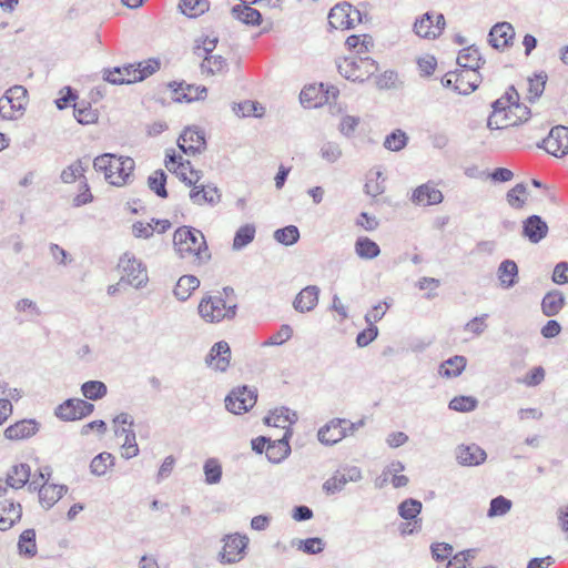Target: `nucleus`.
<instances>
[{
  "label": "nucleus",
  "instance_id": "obj_23",
  "mask_svg": "<svg viewBox=\"0 0 568 568\" xmlns=\"http://www.w3.org/2000/svg\"><path fill=\"white\" fill-rule=\"evenodd\" d=\"M480 81L481 77L478 72L469 70L455 71L454 91L459 94H469L478 88Z\"/></svg>",
  "mask_w": 568,
  "mask_h": 568
},
{
  "label": "nucleus",
  "instance_id": "obj_14",
  "mask_svg": "<svg viewBox=\"0 0 568 568\" xmlns=\"http://www.w3.org/2000/svg\"><path fill=\"white\" fill-rule=\"evenodd\" d=\"M178 145L185 154L195 155L203 152L206 146L203 131L192 128L185 129L179 136Z\"/></svg>",
  "mask_w": 568,
  "mask_h": 568
},
{
  "label": "nucleus",
  "instance_id": "obj_44",
  "mask_svg": "<svg viewBox=\"0 0 568 568\" xmlns=\"http://www.w3.org/2000/svg\"><path fill=\"white\" fill-rule=\"evenodd\" d=\"M114 456L111 453L103 452L97 455L90 464V471L94 476H104L109 468L114 465Z\"/></svg>",
  "mask_w": 568,
  "mask_h": 568
},
{
  "label": "nucleus",
  "instance_id": "obj_50",
  "mask_svg": "<svg viewBox=\"0 0 568 568\" xmlns=\"http://www.w3.org/2000/svg\"><path fill=\"white\" fill-rule=\"evenodd\" d=\"M27 90L22 85H13L8 89L1 99H8L18 111H24L27 104Z\"/></svg>",
  "mask_w": 568,
  "mask_h": 568
},
{
  "label": "nucleus",
  "instance_id": "obj_15",
  "mask_svg": "<svg viewBox=\"0 0 568 568\" xmlns=\"http://www.w3.org/2000/svg\"><path fill=\"white\" fill-rule=\"evenodd\" d=\"M344 424H346L345 418L331 419L318 429V440L326 446L339 443L343 438L347 437V430H345Z\"/></svg>",
  "mask_w": 568,
  "mask_h": 568
},
{
  "label": "nucleus",
  "instance_id": "obj_53",
  "mask_svg": "<svg viewBox=\"0 0 568 568\" xmlns=\"http://www.w3.org/2000/svg\"><path fill=\"white\" fill-rule=\"evenodd\" d=\"M513 503L510 499L504 496H497L490 500L487 517H500L505 516L511 509Z\"/></svg>",
  "mask_w": 568,
  "mask_h": 568
},
{
  "label": "nucleus",
  "instance_id": "obj_52",
  "mask_svg": "<svg viewBox=\"0 0 568 568\" xmlns=\"http://www.w3.org/2000/svg\"><path fill=\"white\" fill-rule=\"evenodd\" d=\"M205 483L209 485H215L221 481L222 478V466L216 458H209L203 466Z\"/></svg>",
  "mask_w": 568,
  "mask_h": 568
},
{
  "label": "nucleus",
  "instance_id": "obj_21",
  "mask_svg": "<svg viewBox=\"0 0 568 568\" xmlns=\"http://www.w3.org/2000/svg\"><path fill=\"white\" fill-rule=\"evenodd\" d=\"M39 430V423L36 419H22L10 425L4 430L9 440H22L32 437Z\"/></svg>",
  "mask_w": 568,
  "mask_h": 568
},
{
  "label": "nucleus",
  "instance_id": "obj_46",
  "mask_svg": "<svg viewBox=\"0 0 568 568\" xmlns=\"http://www.w3.org/2000/svg\"><path fill=\"white\" fill-rule=\"evenodd\" d=\"M414 32L425 39H436L434 34V13L426 12L414 23Z\"/></svg>",
  "mask_w": 568,
  "mask_h": 568
},
{
  "label": "nucleus",
  "instance_id": "obj_56",
  "mask_svg": "<svg viewBox=\"0 0 568 568\" xmlns=\"http://www.w3.org/2000/svg\"><path fill=\"white\" fill-rule=\"evenodd\" d=\"M274 239L278 243L290 246L295 244L300 239V231L295 225H288L274 232Z\"/></svg>",
  "mask_w": 568,
  "mask_h": 568
},
{
  "label": "nucleus",
  "instance_id": "obj_40",
  "mask_svg": "<svg viewBox=\"0 0 568 568\" xmlns=\"http://www.w3.org/2000/svg\"><path fill=\"white\" fill-rule=\"evenodd\" d=\"M291 546L307 555H317L325 548V542L320 537H312L307 539L295 538L291 541Z\"/></svg>",
  "mask_w": 568,
  "mask_h": 568
},
{
  "label": "nucleus",
  "instance_id": "obj_20",
  "mask_svg": "<svg viewBox=\"0 0 568 568\" xmlns=\"http://www.w3.org/2000/svg\"><path fill=\"white\" fill-rule=\"evenodd\" d=\"M320 287L308 285L304 287L294 298L293 307L298 313H307L313 311L318 304Z\"/></svg>",
  "mask_w": 568,
  "mask_h": 568
},
{
  "label": "nucleus",
  "instance_id": "obj_61",
  "mask_svg": "<svg viewBox=\"0 0 568 568\" xmlns=\"http://www.w3.org/2000/svg\"><path fill=\"white\" fill-rule=\"evenodd\" d=\"M527 186L524 183L516 184L507 192V202L515 209H520L525 204V199L521 197L526 194Z\"/></svg>",
  "mask_w": 568,
  "mask_h": 568
},
{
  "label": "nucleus",
  "instance_id": "obj_37",
  "mask_svg": "<svg viewBox=\"0 0 568 568\" xmlns=\"http://www.w3.org/2000/svg\"><path fill=\"white\" fill-rule=\"evenodd\" d=\"M30 471V466L27 464L12 466L7 474V484L14 489L22 488L29 481Z\"/></svg>",
  "mask_w": 568,
  "mask_h": 568
},
{
  "label": "nucleus",
  "instance_id": "obj_42",
  "mask_svg": "<svg viewBox=\"0 0 568 568\" xmlns=\"http://www.w3.org/2000/svg\"><path fill=\"white\" fill-rule=\"evenodd\" d=\"M256 229L253 224H244L239 227L235 232L232 248L234 251H241L253 242L255 237Z\"/></svg>",
  "mask_w": 568,
  "mask_h": 568
},
{
  "label": "nucleus",
  "instance_id": "obj_57",
  "mask_svg": "<svg viewBox=\"0 0 568 568\" xmlns=\"http://www.w3.org/2000/svg\"><path fill=\"white\" fill-rule=\"evenodd\" d=\"M408 141V136L406 133L402 130H395L392 133H389L384 141V148L389 151H400L403 150Z\"/></svg>",
  "mask_w": 568,
  "mask_h": 568
},
{
  "label": "nucleus",
  "instance_id": "obj_28",
  "mask_svg": "<svg viewBox=\"0 0 568 568\" xmlns=\"http://www.w3.org/2000/svg\"><path fill=\"white\" fill-rule=\"evenodd\" d=\"M22 508L20 504H14L10 500L0 503V530L11 528L14 523L20 520Z\"/></svg>",
  "mask_w": 568,
  "mask_h": 568
},
{
  "label": "nucleus",
  "instance_id": "obj_11",
  "mask_svg": "<svg viewBox=\"0 0 568 568\" xmlns=\"http://www.w3.org/2000/svg\"><path fill=\"white\" fill-rule=\"evenodd\" d=\"M93 410V404L81 398H69L55 408V416L62 420L71 422L89 416Z\"/></svg>",
  "mask_w": 568,
  "mask_h": 568
},
{
  "label": "nucleus",
  "instance_id": "obj_48",
  "mask_svg": "<svg viewBox=\"0 0 568 568\" xmlns=\"http://www.w3.org/2000/svg\"><path fill=\"white\" fill-rule=\"evenodd\" d=\"M73 114L75 120L81 124H92L98 121V113L88 102H78L73 105Z\"/></svg>",
  "mask_w": 568,
  "mask_h": 568
},
{
  "label": "nucleus",
  "instance_id": "obj_2",
  "mask_svg": "<svg viewBox=\"0 0 568 568\" xmlns=\"http://www.w3.org/2000/svg\"><path fill=\"white\" fill-rule=\"evenodd\" d=\"M173 244L182 258L195 257L199 262L210 258L205 237L200 230L190 226L179 227L174 232Z\"/></svg>",
  "mask_w": 568,
  "mask_h": 568
},
{
  "label": "nucleus",
  "instance_id": "obj_18",
  "mask_svg": "<svg viewBox=\"0 0 568 568\" xmlns=\"http://www.w3.org/2000/svg\"><path fill=\"white\" fill-rule=\"evenodd\" d=\"M190 200L195 205L215 206L221 202L222 193L214 184H195L190 191Z\"/></svg>",
  "mask_w": 568,
  "mask_h": 568
},
{
  "label": "nucleus",
  "instance_id": "obj_6",
  "mask_svg": "<svg viewBox=\"0 0 568 568\" xmlns=\"http://www.w3.org/2000/svg\"><path fill=\"white\" fill-rule=\"evenodd\" d=\"M519 101V94L514 87H509L504 95L493 103V113L488 118V128L501 129L508 126L509 113L513 112L514 103Z\"/></svg>",
  "mask_w": 568,
  "mask_h": 568
},
{
  "label": "nucleus",
  "instance_id": "obj_38",
  "mask_svg": "<svg viewBox=\"0 0 568 568\" xmlns=\"http://www.w3.org/2000/svg\"><path fill=\"white\" fill-rule=\"evenodd\" d=\"M200 286V280L194 275H183L179 278L175 287L174 295L179 301H186L193 291Z\"/></svg>",
  "mask_w": 568,
  "mask_h": 568
},
{
  "label": "nucleus",
  "instance_id": "obj_39",
  "mask_svg": "<svg viewBox=\"0 0 568 568\" xmlns=\"http://www.w3.org/2000/svg\"><path fill=\"white\" fill-rule=\"evenodd\" d=\"M354 247L357 256L363 260H373L381 254L378 244L367 236H359Z\"/></svg>",
  "mask_w": 568,
  "mask_h": 568
},
{
  "label": "nucleus",
  "instance_id": "obj_24",
  "mask_svg": "<svg viewBox=\"0 0 568 568\" xmlns=\"http://www.w3.org/2000/svg\"><path fill=\"white\" fill-rule=\"evenodd\" d=\"M523 233L531 243H539L547 236L548 225L539 215H530L523 223Z\"/></svg>",
  "mask_w": 568,
  "mask_h": 568
},
{
  "label": "nucleus",
  "instance_id": "obj_27",
  "mask_svg": "<svg viewBox=\"0 0 568 568\" xmlns=\"http://www.w3.org/2000/svg\"><path fill=\"white\" fill-rule=\"evenodd\" d=\"M292 436V430H286L281 439L268 443L265 448L267 459L274 464L281 463L291 453L288 439Z\"/></svg>",
  "mask_w": 568,
  "mask_h": 568
},
{
  "label": "nucleus",
  "instance_id": "obj_4",
  "mask_svg": "<svg viewBox=\"0 0 568 568\" xmlns=\"http://www.w3.org/2000/svg\"><path fill=\"white\" fill-rule=\"evenodd\" d=\"M337 69L345 79L353 82H364L377 72L378 64L369 57L352 55L339 59Z\"/></svg>",
  "mask_w": 568,
  "mask_h": 568
},
{
  "label": "nucleus",
  "instance_id": "obj_43",
  "mask_svg": "<svg viewBox=\"0 0 568 568\" xmlns=\"http://www.w3.org/2000/svg\"><path fill=\"white\" fill-rule=\"evenodd\" d=\"M18 550L20 555L27 556L29 558L34 557L37 555L34 529H26L22 531L18 541Z\"/></svg>",
  "mask_w": 568,
  "mask_h": 568
},
{
  "label": "nucleus",
  "instance_id": "obj_16",
  "mask_svg": "<svg viewBox=\"0 0 568 568\" xmlns=\"http://www.w3.org/2000/svg\"><path fill=\"white\" fill-rule=\"evenodd\" d=\"M103 79L111 84H130L142 81V75L135 64H128L103 70Z\"/></svg>",
  "mask_w": 568,
  "mask_h": 568
},
{
  "label": "nucleus",
  "instance_id": "obj_31",
  "mask_svg": "<svg viewBox=\"0 0 568 568\" xmlns=\"http://www.w3.org/2000/svg\"><path fill=\"white\" fill-rule=\"evenodd\" d=\"M566 304L565 295L555 290L548 292L541 301V311L547 317H552L559 314Z\"/></svg>",
  "mask_w": 568,
  "mask_h": 568
},
{
  "label": "nucleus",
  "instance_id": "obj_32",
  "mask_svg": "<svg viewBox=\"0 0 568 568\" xmlns=\"http://www.w3.org/2000/svg\"><path fill=\"white\" fill-rule=\"evenodd\" d=\"M483 63L478 49L474 47L463 49L457 57V64L462 70L477 72Z\"/></svg>",
  "mask_w": 568,
  "mask_h": 568
},
{
  "label": "nucleus",
  "instance_id": "obj_45",
  "mask_svg": "<svg viewBox=\"0 0 568 568\" xmlns=\"http://www.w3.org/2000/svg\"><path fill=\"white\" fill-rule=\"evenodd\" d=\"M422 508L423 505L419 500L414 498H407L398 505V515L404 520H422V518L418 517L422 511Z\"/></svg>",
  "mask_w": 568,
  "mask_h": 568
},
{
  "label": "nucleus",
  "instance_id": "obj_63",
  "mask_svg": "<svg viewBox=\"0 0 568 568\" xmlns=\"http://www.w3.org/2000/svg\"><path fill=\"white\" fill-rule=\"evenodd\" d=\"M389 306L390 304L387 301L379 302L373 306V308L367 312L364 317L367 325H374L375 323L379 322L386 314V311L389 308Z\"/></svg>",
  "mask_w": 568,
  "mask_h": 568
},
{
  "label": "nucleus",
  "instance_id": "obj_8",
  "mask_svg": "<svg viewBox=\"0 0 568 568\" xmlns=\"http://www.w3.org/2000/svg\"><path fill=\"white\" fill-rule=\"evenodd\" d=\"M257 400L256 389L247 386L234 388L225 398V408L235 415L248 412Z\"/></svg>",
  "mask_w": 568,
  "mask_h": 568
},
{
  "label": "nucleus",
  "instance_id": "obj_33",
  "mask_svg": "<svg viewBox=\"0 0 568 568\" xmlns=\"http://www.w3.org/2000/svg\"><path fill=\"white\" fill-rule=\"evenodd\" d=\"M114 434L115 436H124V443L122 445V457H124L125 459H130L139 455L140 449L136 443V435L132 427H116L114 429Z\"/></svg>",
  "mask_w": 568,
  "mask_h": 568
},
{
  "label": "nucleus",
  "instance_id": "obj_34",
  "mask_svg": "<svg viewBox=\"0 0 568 568\" xmlns=\"http://www.w3.org/2000/svg\"><path fill=\"white\" fill-rule=\"evenodd\" d=\"M227 70V61L220 54L204 55L201 63V72L205 75L223 74Z\"/></svg>",
  "mask_w": 568,
  "mask_h": 568
},
{
  "label": "nucleus",
  "instance_id": "obj_41",
  "mask_svg": "<svg viewBox=\"0 0 568 568\" xmlns=\"http://www.w3.org/2000/svg\"><path fill=\"white\" fill-rule=\"evenodd\" d=\"M466 358L462 355H456L445 361L439 368V374L445 377H457L466 367Z\"/></svg>",
  "mask_w": 568,
  "mask_h": 568
},
{
  "label": "nucleus",
  "instance_id": "obj_10",
  "mask_svg": "<svg viewBox=\"0 0 568 568\" xmlns=\"http://www.w3.org/2000/svg\"><path fill=\"white\" fill-rule=\"evenodd\" d=\"M165 166L169 171L176 173L189 186L194 187L201 180V172L194 170L190 161H183L182 156L176 155L174 150L166 152Z\"/></svg>",
  "mask_w": 568,
  "mask_h": 568
},
{
  "label": "nucleus",
  "instance_id": "obj_54",
  "mask_svg": "<svg viewBox=\"0 0 568 568\" xmlns=\"http://www.w3.org/2000/svg\"><path fill=\"white\" fill-rule=\"evenodd\" d=\"M345 44L349 49H357V53L361 54L368 52L373 48L374 41L368 34H352L346 39Z\"/></svg>",
  "mask_w": 568,
  "mask_h": 568
},
{
  "label": "nucleus",
  "instance_id": "obj_64",
  "mask_svg": "<svg viewBox=\"0 0 568 568\" xmlns=\"http://www.w3.org/2000/svg\"><path fill=\"white\" fill-rule=\"evenodd\" d=\"M233 110L239 116H261L262 112H258V110H263V108L260 106L258 103L252 101H244L242 103L236 104L233 108Z\"/></svg>",
  "mask_w": 568,
  "mask_h": 568
},
{
  "label": "nucleus",
  "instance_id": "obj_5",
  "mask_svg": "<svg viewBox=\"0 0 568 568\" xmlns=\"http://www.w3.org/2000/svg\"><path fill=\"white\" fill-rule=\"evenodd\" d=\"M222 549L217 554V561L222 565H235L247 555L250 538L245 534L234 532L222 538Z\"/></svg>",
  "mask_w": 568,
  "mask_h": 568
},
{
  "label": "nucleus",
  "instance_id": "obj_13",
  "mask_svg": "<svg viewBox=\"0 0 568 568\" xmlns=\"http://www.w3.org/2000/svg\"><path fill=\"white\" fill-rule=\"evenodd\" d=\"M542 148L551 155L562 158L568 154V126H554L542 141Z\"/></svg>",
  "mask_w": 568,
  "mask_h": 568
},
{
  "label": "nucleus",
  "instance_id": "obj_12",
  "mask_svg": "<svg viewBox=\"0 0 568 568\" xmlns=\"http://www.w3.org/2000/svg\"><path fill=\"white\" fill-rule=\"evenodd\" d=\"M29 489L33 491L38 490L40 504L47 509L55 505L68 491V487L65 485L48 483L40 484L38 478H33L30 481Z\"/></svg>",
  "mask_w": 568,
  "mask_h": 568
},
{
  "label": "nucleus",
  "instance_id": "obj_36",
  "mask_svg": "<svg viewBox=\"0 0 568 568\" xmlns=\"http://www.w3.org/2000/svg\"><path fill=\"white\" fill-rule=\"evenodd\" d=\"M498 280L504 288L513 287L517 282L518 267L513 260H505L497 271Z\"/></svg>",
  "mask_w": 568,
  "mask_h": 568
},
{
  "label": "nucleus",
  "instance_id": "obj_19",
  "mask_svg": "<svg viewBox=\"0 0 568 568\" xmlns=\"http://www.w3.org/2000/svg\"><path fill=\"white\" fill-rule=\"evenodd\" d=\"M443 199V193L430 183L419 185L410 196L414 204L422 206L439 204Z\"/></svg>",
  "mask_w": 568,
  "mask_h": 568
},
{
  "label": "nucleus",
  "instance_id": "obj_7",
  "mask_svg": "<svg viewBox=\"0 0 568 568\" xmlns=\"http://www.w3.org/2000/svg\"><path fill=\"white\" fill-rule=\"evenodd\" d=\"M118 265L123 272L121 281H125L135 288L146 285L149 281L146 267L132 253L125 252L120 257Z\"/></svg>",
  "mask_w": 568,
  "mask_h": 568
},
{
  "label": "nucleus",
  "instance_id": "obj_35",
  "mask_svg": "<svg viewBox=\"0 0 568 568\" xmlns=\"http://www.w3.org/2000/svg\"><path fill=\"white\" fill-rule=\"evenodd\" d=\"M232 16L247 26H260L262 21L261 13L244 2L232 8Z\"/></svg>",
  "mask_w": 568,
  "mask_h": 568
},
{
  "label": "nucleus",
  "instance_id": "obj_62",
  "mask_svg": "<svg viewBox=\"0 0 568 568\" xmlns=\"http://www.w3.org/2000/svg\"><path fill=\"white\" fill-rule=\"evenodd\" d=\"M359 122L361 119L358 116L344 115L338 124V131L343 136L349 139L354 135Z\"/></svg>",
  "mask_w": 568,
  "mask_h": 568
},
{
  "label": "nucleus",
  "instance_id": "obj_29",
  "mask_svg": "<svg viewBox=\"0 0 568 568\" xmlns=\"http://www.w3.org/2000/svg\"><path fill=\"white\" fill-rule=\"evenodd\" d=\"M351 4L347 2L334 6L328 13V23L334 29H352L349 20Z\"/></svg>",
  "mask_w": 568,
  "mask_h": 568
},
{
  "label": "nucleus",
  "instance_id": "obj_58",
  "mask_svg": "<svg viewBox=\"0 0 568 568\" xmlns=\"http://www.w3.org/2000/svg\"><path fill=\"white\" fill-rule=\"evenodd\" d=\"M385 178L383 176V173L381 171H376L374 173H371V176L368 178L366 184H365V191L368 195L376 197L384 193L385 191Z\"/></svg>",
  "mask_w": 568,
  "mask_h": 568
},
{
  "label": "nucleus",
  "instance_id": "obj_26",
  "mask_svg": "<svg viewBox=\"0 0 568 568\" xmlns=\"http://www.w3.org/2000/svg\"><path fill=\"white\" fill-rule=\"evenodd\" d=\"M297 420L295 412L286 407L275 408L264 418V423L268 426L282 428L285 432L291 430V426Z\"/></svg>",
  "mask_w": 568,
  "mask_h": 568
},
{
  "label": "nucleus",
  "instance_id": "obj_60",
  "mask_svg": "<svg viewBox=\"0 0 568 568\" xmlns=\"http://www.w3.org/2000/svg\"><path fill=\"white\" fill-rule=\"evenodd\" d=\"M547 75L537 74L528 80V100L530 102L536 101L544 92Z\"/></svg>",
  "mask_w": 568,
  "mask_h": 568
},
{
  "label": "nucleus",
  "instance_id": "obj_30",
  "mask_svg": "<svg viewBox=\"0 0 568 568\" xmlns=\"http://www.w3.org/2000/svg\"><path fill=\"white\" fill-rule=\"evenodd\" d=\"M173 91L175 93L174 100L178 102H193L203 100L207 93V89L204 85L184 83H179L178 88L173 89Z\"/></svg>",
  "mask_w": 568,
  "mask_h": 568
},
{
  "label": "nucleus",
  "instance_id": "obj_9",
  "mask_svg": "<svg viewBox=\"0 0 568 568\" xmlns=\"http://www.w3.org/2000/svg\"><path fill=\"white\" fill-rule=\"evenodd\" d=\"M363 475L362 470L357 466L345 465L338 468L332 477H329L324 484L323 489L329 494L334 495L344 489L346 484L348 483H357L362 480Z\"/></svg>",
  "mask_w": 568,
  "mask_h": 568
},
{
  "label": "nucleus",
  "instance_id": "obj_51",
  "mask_svg": "<svg viewBox=\"0 0 568 568\" xmlns=\"http://www.w3.org/2000/svg\"><path fill=\"white\" fill-rule=\"evenodd\" d=\"M148 185L150 190H152L158 196L160 197H168V191H166V174L163 170H156L154 171L149 178H148Z\"/></svg>",
  "mask_w": 568,
  "mask_h": 568
},
{
  "label": "nucleus",
  "instance_id": "obj_3",
  "mask_svg": "<svg viewBox=\"0 0 568 568\" xmlns=\"http://www.w3.org/2000/svg\"><path fill=\"white\" fill-rule=\"evenodd\" d=\"M236 302L226 301L221 294L203 296L197 306L200 317L210 324L233 320L236 315Z\"/></svg>",
  "mask_w": 568,
  "mask_h": 568
},
{
  "label": "nucleus",
  "instance_id": "obj_59",
  "mask_svg": "<svg viewBox=\"0 0 568 568\" xmlns=\"http://www.w3.org/2000/svg\"><path fill=\"white\" fill-rule=\"evenodd\" d=\"M477 404L478 402L475 397L456 396L449 402L448 407L452 410L468 413L474 410L477 407Z\"/></svg>",
  "mask_w": 568,
  "mask_h": 568
},
{
  "label": "nucleus",
  "instance_id": "obj_47",
  "mask_svg": "<svg viewBox=\"0 0 568 568\" xmlns=\"http://www.w3.org/2000/svg\"><path fill=\"white\" fill-rule=\"evenodd\" d=\"M81 393L89 400H99L108 394V387L101 381H88L81 385Z\"/></svg>",
  "mask_w": 568,
  "mask_h": 568
},
{
  "label": "nucleus",
  "instance_id": "obj_25",
  "mask_svg": "<svg viewBox=\"0 0 568 568\" xmlns=\"http://www.w3.org/2000/svg\"><path fill=\"white\" fill-rule=\"evenodd\" d=\"M515 37L514 27L509 22H498L489 31V42L495 49H505Z\"/></svg>",
  "mask_w": 568,
  "mask_h": 568
},
{
  "label": "nucleus",
  "instance_id": "obj_49",
  "mask_svg": "<svg viewBox=\"0 0 568 568\" xmlns=\"http://www.w3.org/2000/svg\"><path fill=\"white\" fill-rule=\"evenodd\" d=\"M318 154L323 161L328 164H333L343 156V150L339 143L335 141H325L320 145Z\"/></svg>",
  "mask_w": 568,
  "mask_h": 568
},
{
  "label": "nucleus",
  "instance_id": "obj_17",
  "mask_svg": "<svg viewBox=\"0 0 568 568\" xmlns=\"http://www.w3.org/2000/svg\"><path fill=\"white\" fill-rule=\"evenodd\" d=\"M230 361L231 348L225 341L215 343L205 357V364L216 372H225L230 366Z\"/></svg>",
  "mask_w": 568,
  "mask_h": 568
},
{
  "label": "nucleus",
  "instance_id": "obj_22",
  "mask_svg": "<svg viewBox=\"0 0 568 568\" xmlns=\"http://www.w3.org/2000/svg\"><path fill=\"white\" fill-rule=\"evenodd\" d=\"M486 452L476 444L460 445L456 449L457 462L463 466H477L486 460Z\"/></svg>",
  "mask_w": 568,
  "mask_h": 568
},
{
  "label": "nucleus",
  "instance_id": "obj_1",
  "mask_svg": "<svg viewBox=\"0 0 568 568\" xmlns=\"http://www.w3.org/2000/svg\"><path fill=\"white\" fill-rule=\"evenodd\" d=\"M93 168L104 174L108 183L120 187L132 182L135 162L130 156L104 153L94 159Z\"/></svg>",
  "mask_w": 568,
  "mask_h": 568
},
{
  "label": "nucleus",
  "instance_id": "obj_55",
  "mask_svg": "<svg viewBox=\"0 0 568 568\" xmlns=\"http://www.w3.org/2000/svg\"><path fill=\"white\" fill-rule=\"evenodd\" d=\"M180 9L183 14L194 18L204 13L209 9V3L205 0H182Z\"/></svg>",
  "mask_w": 568,
  "mask_h": 568
}]
</instances>
